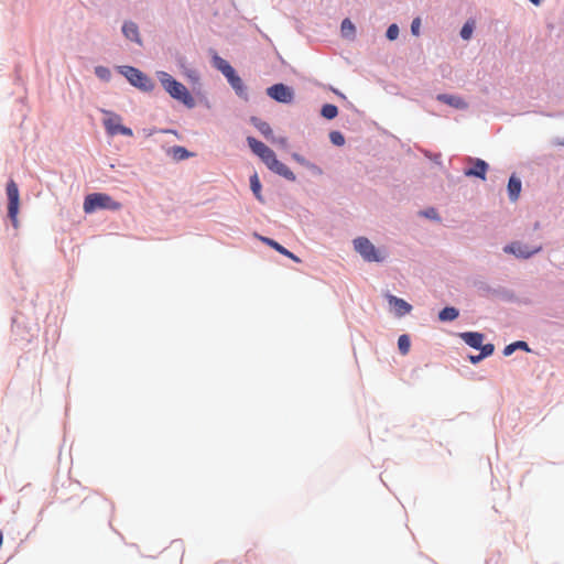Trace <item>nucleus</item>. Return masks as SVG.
Wrapping results in <instances>:
<instances>
[{
	"instance_id": "20e7f679",
	"label": "nucleus",
	"mask_w": 564,
	"mask_h": 564,
	"mask_svg": "<svg viewBox=\"0 0 564 564\" xmlns=\"http://www.w3.org/2000/svg\"><path fill=\"white\" fill-rule=\"evenodd\" d=\"M120 73L129 80V83L143 91H151L154 83L141 70L132 66H121Z\"/></svg>"
},
{
	"instance_id": "7c9ffc66",
	"label": "nucleus",
	"mask_w": 564,
	"mask_h": 564,
	"mask_svg": "<svg viewBox=\"0 0 564 564\" xmlns=\"http://www.w3.org/2000/svg\"><path fill=\"white\" fill-rule=\"evenodd\" d=\"M292 158H293V160H295L299 164H301L303 166H306L308 169H315L316 167L314 164L310 163L307 160H305V158H303L302 155H300L297 153H293Z\"/></svg>"
},
{
	"instance_id": "f257e3e1",
	"label": "nucleus",
	"mask_w": 564,
	"mask_h": 564,
	"mask_svg": "<svg viewBox=\"0 0 564 564\" xmlns=\"http://www.w3.org/2000/svg\"><path fill=\"white\" fill-rule=\"evenodd\" d=\"M247 142L251 151L262 160L269 170L289 181L294 182L296 180L295 174L285 164L280 162L275 153L263 142L253 137H248Z\"/></svg>"
},
{
	"instance_id": "a211bd4d",
	"label": "nucleus",
	"mask_w": 564,
	"mask_h": 564,
	"mask_svg": "<svg viewBox=\"0 0 564 564\" xmlns=\"http://www.w3.org/2000/svg\"><path fill=\"white\" fill-rule=\"evenodd\" d=\"M227 80L229 82V84L236 90V93L238 95L241 96L245 94L243 83H242L241 78L236 74V72L232 73L229 77H227Z\"/></svg>"
},
{
	"instance_id": "39448f33",
	"label": "nucleus",
	"mask_w": 564,
	"mask_h": 564,
	"mask_svg": "<svg viewBox=\"0 0 564 564\" xmlns=\"http://www.w3.org/2000/svg\"><path fill=\"white\" fill-rule=\"evenodd\" d=\"M355 250L368 262L383 261L384 257L368 238L359 237L354 240Z\"/></svg>"
},
{
	"instance_id": "4468645a",
	"label": "nucleus",
	"mask_w": 564,
	"mask_h": 564,
	"mask_svg": "<svg viewBox=\"0 0 564 564\" xmlns=\"http://www.w3.org/2000/svg\"><path fill=\"white\" fill-rule=\"evenodd\" d=\"M261 240L270 246L271 248H273L274 250H276L279 253L292 259L293 261L295 262H301L300 258L296 257L294 253H292L291 251H289L288 249H285L283 246H281L279 242H276L275 240L271 239V238H267V237H261Z\"/></svg>"
},
{
	"instance_id": "473e14b6",
	"label": "nucleus",
	"mask_w": 564,
	"mask_h": 564,
	"mask_svg": "<svg viewBox=\"0 0 564 564\" xmlns=\"http://www.w3.org/2000/svg\"><path fill=\"white\" fill-rule=\"evenodd\" d=\"M420 26H421V21H420V19H417V18H416V19H414V20L412 21V24H411V31H412V33H413L414 35H419V33H420Z\"/></svg>"
},
{
	"instance_id": "dca6fc26",
	"label": "nucleus",
	"mask_w": 564,
	"mask_h": 564,
	"mask_svg": "<svg viewBox=\"0 0 564 564\" xmlns=\"http://www.w3.org/2000/svg\"><path fill=\"white\" fill-rule=\"evenodd\" d=\"M520 193H521V181H520V178L512 175L509 178V183H508V194H509L510 200H512V202L518 200Z\"/></svg>"
},
{
	"instance_id": "4be33fe9",
	"label": "nucleus",
	"mask_w": 564,
	"mask_h": 564,
	"mask_svg": "<svg viewBox=\"0 0 564 564\" xmlns=\"http://www.w3.org/2000/svg\"><path fill=\"white\" fill-rule=\"evenodd\" d=\"M170 152L173 155V158L178 161L185 160V159H188L189 156H192V153H189L185 148L180 147V145L173 147Z\"/></svg>"
},
{
	"instance_id": "c9c22d12",
	"label": "nucleus",
	"mask_w": 564,
	"mask_h": 564,
	"mask_svg": "<svg viewBox=\"0 0 564 564\" xmlns=\"http://www.w3.org/2000/svg\"><path fill=\"white\" fill-rule=\"evenodd\" d=\"M533 4L539 6L542 0H530Z\"/></svg>"
},
{
	"instance_id": "f704fd0d",
	"label": "nucleus",
	"mask_w": 564,
	"mask_h": 564,
	"mask_svg": "<svg viewBox=\"0 0 564 564\" xmlns=\"http://www.w3.org/2000/svg\"><path fill=\"white\" fill-rule=\"evenodd\" d=\"M274 142H276L278 144H280L281 147L285 148L288 145V140L286 138H279L276 140H273Z\"/></svg>"
},
{
	"instance_id": "ddd939ff",
	"label": "nucleus",
	"mask_w": 564,
	"mask_h": 564,
	"mask_svg": "<svg viewBox=\"0 0 564 564\" xmlns=\"http://www.w3.org/2000/svg\"><path fill=\"white\" fill-rule=\"evenodd\" d=\"M122 33L124 34V36L128 40L133 41L138 44H141L139 28L134 22H131V21L124 22L122 25Z\"/></svg>"
},
{
	"instance_id": "aec40b11",
	"label": "nucleus",
	"mask_w": 564,
	"mask_h": 564,
	"mask_svg": "<svg viewBox=\"0 0 564 564\" xmlns=\"http://www.w3.org/2000/svg\"><path fill=\"white\" fill-rule=\"evenodd\" d=\"M495 346L492 344H486L481 347V352L478 356H470L469 359L473 364L479 362L485 357H488L494 354Z\"/></svg>"
},
{
	"instance_id": "2f4dec72",
	"label": "nucleus",
	"mask_w": 564,
	"mask_h": 564,
	"mask_svg": "<svg viewBox=\"0 0 564 564\" xmlns=\"http://www.w3.org/2000/svg\"><path fill=\"white\" fill-rule=\"evenodd\" d=\"M330 140L336 145H343L345 143V138L340 132L334 131L329 134Z\"/></svg>"
},
{
	"instance_id": "bb28decb",
	"label": "nucleus",
	"mask_w": 564,
	"mask_h": 564,
	"mask_svg": "<svg viewBox=\"0 0 564 564\" xmlns=\"http://www.w3.org/2000/svg\"><path fill=\"white\" fill-rule=\"evenodd\" d=\"M340 30H341V34L346 37L354 36V34H355V25L352 24V22L349 19H345L341 22Z\"/></svg>"
},
{
	"instance_id": "6ab92c4d",
	"label": "nucleus",
	"mask_w": 564,
	"mask_h": 564,
	"mask_svg": "<svg viewBox=\"0 0 564 564\" xmlns=\"http://www.w3.org/2000/svg\"><path fill=\"white\" fill-rule=\"evenodd\" d=\"M458 315H459L458 310L451 306V307L443 308L438 314V318L442 322H449V321L456 319L458 317Z\"/></svg>"
},
{
	"instance_id": "2eb2a0df",
	"label": "nucleus",
	"mask_w": 564,
	"mask_h": 564,
	"mask_svg": "<svg viewBox=\"0 0 564 564\" xmlns=\"http://www.w3.org/2000/svg\"><path fill=\"white\" fill-rule=\"evenodd\" d=\"M437 100L446 105H449L451 107H454L456 109L467 108V104L459 96L442 94L437 96Z\"/></svg>"
},
{
	"instance_id": "cd10ccee",
	"label": "nucleus",
	"mask_w": 564,
	"mask_h": 564,
	"mask_svg": "<svg viewBox=\"0 0 564 564\" xmlns=\"http://www.w3.org/2000/svg\"><path fill=\"white\" fill-rule=\"evenodd\" d=\"M473 31H474V23L471 22H466L462 30H460V36L464 39V40H469L471 37V34H473Z\"/></svg>"
},
{
	"instance_id": "393cba45",
	"label": "nucleus",
	"mask_w": 564,
	"mask_h": 564,
	"mask_svg": "<svg viewBox=\"0 0 564 564\" xmlns=\"http://www.w3.org/2000/svg\"><path fill=\"white\" fill-rule=\"evenodd\" d=\"M398 347L402 355H408L411 347L410 337L408 335H401L398 339Z\"/></svg>"
},
{
	"instance_id": "a878e982",
	"label": "nucleus",
	"mask_w": 564,
	"mask_h": 564,
	"mask_svg": "<svg viewBox=\"0 0 564 564\" xmlns=\"http://www.w3.org/2000/svg\"><path fill=\"white\" fill-rule=\"evenodd\" d=\"M250 187H251V191L253 192L254 196L259 200H262V197H261V183H260V180H259L257 174H253L250 177Z\"/></svg>"
},
{
	"instance_id": "423d86ee",
	"label": "nucleus",
	"mask_w": 564,
	"mask_h": 564,
	"mask_svg": "<svg viewBox=\"0 0 564 564\" xmlns=\"http://www.w3.org/2000/svg\"><path fill=\"white\" fill-rule=\"evenodd\" d=\"M106 118L104 119V127L107 131V133L111 137L116 134H123L127 137H132L133 132L130 128L124 127L121 121L122 118L118 113H115L112 111L102 110Z\"/></svg>"
},
{
	"instance_id": "5701e85b",
	"label": "nucleus",
	"mask_w": 564,
	"mask_h": 564,
	"mask_svg": "<svg viewBox=\"0 0 564 564\" xmlns=\"http://www.w3.org/2000/svg\"><path fill=\"white\" fill-rule=\"evenodd\" d=\"M321 115L330 120L338 115V109L335 105L326 104L322 107Z\"/></svg>"
},
{
	"instance_id": "f8f14e48",
	"label": "nucleus",
	"mask_w": 564,
	"mask_h": 564,
	"mask_svg": "<svg viewBox=\"0 0 564 564\" xmlns=\"http://www.w3.org/2000/svg\"><path fill=\"white\" fill-rule=\"evenodd\" d=\"M459 336L468 346H470L475 349L481 350V347L484 346L482 345V341H484L482 334L476 333V332H466V333H462Z\"/></svg>"
},
{
	"instance_id": "72a5a7b5",
	"label": "nucleus",
	"mask_w": 564,
	"mask_h": 564,
	"mask_svg": "<svg viewBox=\"0 0 564 564\" xmlns=\"http://www.w3.org/2000/svg\"><path fill=\"white\" fill-rule=\"evenodd\" d=\"M425 217L431 219H437V213L434 208H429L422 213Z\"/></svg>"
},
{
	"instance_id": "c85d7f7f",
	"label": "nucleus",
	"mask_w": 564,
	"mask_h": 564,
	"mask_svg": "<svg viewBox=\"0 0 564 564\" xmlns=\"http://www.w3.org/2000/svg\"><path fill=\"white\" fill-rule=\"evenodd\" d=\"M95 74L104 80H108L110 78V70L104 66H97L95 68Z\"/></svg>"
},
{
	"instance_id": "9d476101",
	"label": "nucleus",
	"mask_w": 564,
	"mask_h": 564,
	"mask_svg": "<svg viewBox=\"0 0 564 564\" xmlns=\"http://www.w3.org/2000/svg\"><path fill=\"white\" fill-rule=\"evenodd\" d=\"M387 300L388 303L394 308L395 315L399 317L409 314L412 310V306L403 299L397 297L394 295H388Z\"/></svg>"
},
{
	"instance_id": "0eeeda50",
	"label": "nucleus",
	"mask_w": 564,
	"mask_h": 564,
	"mask_svg": "<svg viewBox=\"0 0 564 564\" xmlns=\"http://www.w3.org/2000/svg\"><path fill=\"white\" fill-rule=\"evenodd\" d=\"M7 196H8V216L12 221L14 228H18L19 220L18 214L20 208V195L17 183L10 180L7 184Z\"/></svg>"
},
{
	"instance_id": "c756f323",
	"label": "nucleus",
	"mask_w": 564,
	"mask_h": 564,
	"mask_svg": "<svg viewBox=\"0 0 564 564\" xmlns=\"http://www.w3.org/2000/svg\"><path fill=\"white\" fill-rule=\"evenodd\" d=\"M386 35H387V37L390 41L395 40L399 36V28H398V25L397 24H391L388 28Z\"/></svg>"
},
{
	"instance_id": "9b49d317",
	"label": "nucleus",
	"mask_w": 564,
	"mask_h": 564,
	"mask_svg": "<svg viewBox=\"0 0 564 564\" xmlns=\"http://www.w3.org/2000/svg\"><path fill=\"white\" fill-rule=\"evenodd\" d=\"M469 161L474 163V166L471 169L466 170L464 174L466 176H476L481 180H485L486 173L488 171V164L481 159H469Z\"/></svg>"
},
{
	"instance_id": "b1692460",
	"label": "nucleus",
	"mask_w": 564,
	"mask_h": 564,
	"mask_svg": "<svg viewBox=\"0 0 564 564\" xmlns=\"http://www.w3.org/2000/svg\"><path fill=\"white\" fill-rule=\"evenodd\" d=\"M253 124L265 138L269 139L272 135V129L268 122L253 119Z\"/></svg>"
},
{
	"instance_id": "7ed1b4c3",
	"label": "nucleus",
	"mask_w": 564,
	"mask_h": 564,
	"mask_svg": "<svg viewBox=\"0 0 564 564\" xmlns=\"http://www.w3.org/2000/svg\"><path fill=\"white\" fill-rule=\"evenodd\" d=\"M83 208L86 214H91L97 209L119 210L121 204L108 194L93 193L85 197Z\"/></svg>"
},
{
	"instance_id": "6e6552de",
	"label": "nucleus",
	"mask_w": 564,
	"mask_h": 564,
	"mask_svg": "<svg viewBox=\"0 0 564 564\" xmlns=\"http://www.w3.org/2000/svg\"><path fill=\"white\" fill-rule=\"evenodd\" d=\"M542 247L541 246H536V247H529L522 242H519V241H516V242H512L508 246H506L503 248V251L507 252V253H512L514 254L516 257L518 258H523V259H528L530 258L531 256L538 253L539 251H541Z\"/></svg>"
},
{
	"instance_id": "f3484780",
	"label": "nucleus",
	"mask_w": 564,
	"mask_h": 564,
	"mask_svg": "<svg viewBox=\"0 0 564 564\" xmlns=\"http://www.w3.org/2000/svg\"><path fill=\"white\" fill-rule=\"evenodd\" d=\"M213 65L223 73V75L227 78L232 73H235V69L231 67V65L224 58H221L218 55H214L213 57Z\"/></svg>"
},
{
	"instance_id": "f03ea898",
	"label": "nucleus",
	"mask_w": 564,
	"mask_h": 564,
	"mask_svg": "<svg viewBox=\"0 0 564 564\" xmlns=\"http://www.w3.org/2000/svg\"><path fill=\"white\" fill-rule=\"evenodd\" d=\"M160 82L172 98L183 102L188 108H193L195 106L194 98L189 94L188 89L182 83L174 79L170 74L161 72Z\"/></svg>"
},
{
	"instance_id": "1a4fd4ad",
	"label": "nucleus",
	"mask_w": 564,
	"mask_h": 564,
	"mask_svg": "<svg viewBox=\"0 0 564 564\" xmlns=\"http://www.w3.org/2000/svg\"><path fill=\"white\" fill-rule=\"evenodd\" d=\"M267 94L279 102L289 104L293 100V90L284 84H275L269 87Z\"/></svg>"
},
{
	"instance_id": "412c9836",
	"label": "nucleus",
	"mask_w": 564,
	"mask_h": 564,
	"mask_svg": "<svg viewBox=\"0 0 564 564\" xmlns=\"http://www.w3.org/2000/svg\"><path fill=\"white\" fill-rule=\"evenodd\" d=\"M516 349H523L525 351H530L528 344L525 341L519 340L506 346L503 349V355L510 356Z\"/></svg>"
},
{
	"instance_id": "e433bc0d",
	"label": "nucleus",
	"mask_w": 564,
	"mask_h": 564,
	"mask_svg": "<svg viewBox=\"0 0 564 564\" xmlns=\"http://www.w3.org/2000/svg\"><path fill=\"white\" fill-rule=\"evenodd\" d=\"M337 95H339V97H345L343 94L338 93L337 90H334Z\"/></svg>"
}]
</instances>
